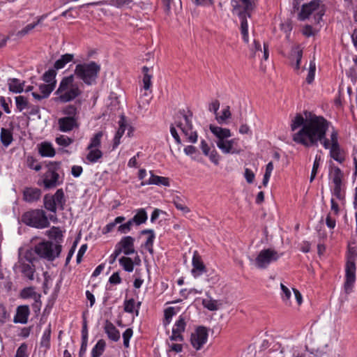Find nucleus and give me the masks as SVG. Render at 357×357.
<instances>
[{
  "label": "nucleus",
  "mask_w": 357,
  "mask_h": 357,
  "mask_svg": "<svg viewBox=\"0 0 357 357\" xmlns=\"http://www.w3.org/2000/svg\"><path fill=\"white\" fill-rule=\"evenodd\" d=\"M330 123L323 116L311 115L304 119L301 114H297L291 122V131L297 132L292 135V139L297 144L305 147L318 146L319 142L326 149L330 150V156L342 163L344 160V153L338 142V132L333 130L330 135V139L326 137V131Z\"/></svg>",
  "instance_id": "f257e3e1"
},
{
  "label": "nucleus",
  "mask_w": 357,
  "mask_h": 357,
  "mask_svg": "<svg viewBox=\"0 0 357 357\" xmlns=\"http://www.w3.org/2000/svg\"><path fill=\"white\" fill-rule=\"evenodd\" d=\"M61 250V245L54 243L52 241H43L36 245L33 249L27 250L24 257L30 262L36 259V255L41 259L52 261L59 257Z\"/></svg>",
  "instance_id": "f03ea898"
},
{
  "label": "nucleus",
  "mask_w": 357,
  "mask_h": 357,
  "mask_svg": "<svg viewBox=\"0 0 357 357\" xmlns=\"http://www.w3.org/2000/svg\"><path fill=\"white\" fill-rule=\"evenodd\" d=\"M82 91L75 82L74 75L62 78L55 93L57 95L56 101L66 103L74 100L82 94Z\"/></svg>",
  "instance_id": "7ed1b4c3"
},
{
  "label": "nucleus",
  "mask_w": 357,
  "mask_h": 357,
  "mask_svg": "<svg viewBox=\"0 0 357 357\" xmlns=\"http://www.w3.org/2000/svg\"><path fill=\"white\" fill-rule=\"evenodd\" d=\"M100 70V65L95 61H90L77 64L73 75L90 86L96 84Z\"/></svg>",
  "instance_id": "20e7f679"
},
{
  "label": "nucleus",
  "mask_w": 357,
  "mask_h": 357,
  "mask_svg": "<svg viewBox=\"0 0 357 357\" xmlns=\"http://www.w3.org/2000/svg\"><path fill=\"white\" fill-rule=\"evenodd\" d=\"M325 11V6L320 0H312L302 6L298 18L302 21L312 18L315 23H319Z\"/></svg>",
  "instance_id": "39448f33"
},
{
  "label": "nucleus",
  "mask_w": 357,
  "mask_h": 357,
  "mask_svg": "<svg viewBox=\"0 0 357 357\" xmlns=\"http://www.w3.org/2000/svg\"><path fill=\"white\" fill-rule=\"evenodd\" d=\"M188 113L189 114H185L184 110L179 111L176 114L175 125L180 128L188 142L195 143L197 141L198 135L197 132L193 130L192 114L190 112Z\"/></svg>",
  "instance_id": "423d86ee"
},
{
  "label": "nucleus",
  "mask_w": 357,
  "mask_h": 357,
  "mask_svg": "<svg viewBox=\"0 0 357 357\" xmlns=\"http://www.w3.org/2000/svg\"><path fill=\"white\" fill-rule=\"evenodd\" d=\"M24 223L37 229H44L50 225L48 217L42 209L31 210L24 213Z\"/></svg>",
  "instance_id": "0eeeda50"
},
{
  "label": "nucleus",
  "mask_w": 357,
  "mask_h": 357,
  "mask_svg": "<svg viewBox=\"0 0 357 357\" xmlns=\"http://www.w3.org/2000/svg\"><path fill=\"white\" fill-rule=\"evenodd\" d=\"M357 253L355 248H349V257L346 264V274L344 289L348 293L350 291L356 281V264L355 260Z\"/></svg>",
  "instance_id": "6e6552de"
},
{
  "label": "nucleus",
  "mask_w": 357,
  "mask_h": 357,
  "mask_svg": "<svg viewBox=\"0 0 357 357\" xmlns=\"http://www.w3.org/2000/svg\"><path fill=\"white\" fill-rule=\"evenodd\" d=\"M65 204L66 199L62 189H58L53 195H46L44 197L45 208L54 213H56L57 208L60 211H63Z\"/></svg>",
  "instance_id": "1a4fd4ad"
},
{
  "label": "nucleus",
  "mask_w": 357,
  "mask_h": 357,
  "mask_svg": "<svg viewBox=\"0 0 357 357\" xmlns=\"http://www.w3.org/2000/svg\"><path fill=\"white\" fill-rule=\"evenodd\" d=\"M282 255L279 254L276 250L267 248L260 251L255 259V265L257 268L264 269L272 262L276 261Z\"/></svg>",
  "instance_id": "9d476101"
},
{
  "label": "nucleus",
  "mask_w": 357,
  "mask_h": 357,
  "mask_svg": "<svg viewBox=\"0 0 357 357\" xmlns=\"http://www.w3.org/2000/svg\"><path fill=\"white\" fill-rule=\"evenodd\" d=\"M59 167V163L51 162L47 165V170L43 175V181L45 188H53L61 183L59 181V175L57 172Z\"/></svg>",
  "instance_id": "9b49d317"
},
{
  "label": "nucleus",
  "mask_w": 357,
  "mask_h": 357,
  "mask_svg": "<svg viewBox=\"0 0 357 357\" xmlns=\"http://www.w3.org/2000/svg\"><path fill=\"white\" fill-rule=\"evenodd\" d=\"M149 68L146 66H144L142 68V73L144 74L143 76V88L145 91L150 90L152 83H151V79L153 77V75L150 74L149 73ZM151 91L148 93L147 91L144 92L143 96L139 97V106L140 107H144L145 106L148 105L149 104V102L151 99Z\"/></svg>",
  "instance_id": "f8f14e48"
},
{
  "label": "nucleus",
  "mask_w": 357,
  "mask_h": 357,
  "mask_svg": "<svg viewBox=\"0 0 357 357\" xmlns=\"http://www.w3.org/2000/svg\"><path fill=\"white\" fill-rule=\"evenodd\" d=\"M231 6L233 13H236L241 19V31L243 39L245 43L248 42V24L247 21L248 14L241 10V6L238 0H231Z\"/></svg>",
  "instance_id": "ddd939ff"
},
{
  "label": "nucleus",
  "mask_w": 357,
  "mask_h": 357,
  "mask_svg": "<svg viewBox=\"0 0 357 357\" xmlns=\"http://www.w3.org/2000/svg\"><path fill=\"white\" fill-rule=\"evenodd\" d=\"M208 330L204 326H199L191 334L190 342L192 347L196 350H200L206 343L208 340Z\"/></svg>",
  "instance_id": "4468645a"
},
{
  "label": "nucleus",
  "mask_w": 357,
  "mask_h": 357,
  "mask_svg": "<svg viewBox=\"0 0 357 357\" xmlns=\"http://www.w3.org/2000/svg\"><path fill=\"white\" fill-rule=\"evenodd\" d=\"M216 145L224 154H238L241 151L238 149V139L216 141Z\"/></svg>",
  "instance_id": "2eb2a0df"
},
{
  "label": "nucleus",
  "mask_w": 357,
  "mask_h": 357,
  "mask_svg": "<svg viewBox=\"0 0 357 357\" xmlns=\"http://www.w3.org/2000/svg\"><path fill=\"white\" fill-rule=\"evenodd\" d=\"M134 241L135 239L132 236H124L116 245V247L121 250V252H123L126 255H130L135 252Z\"/></svg>",
  "instance_id": "dca6fc26"
},
{
  "label": "nucleus",
  "mask_w": 357,
  "mask_h": 357,
  "mask_svg": "<svg viewBox=\"0 0 357 357\" xmlns=\"http://www.w3.org/2000/svg\"><path fill=\"white\" fill-rule=\"evenodd\" d=\"M59 130L67 132L73 130L75 128H77V118L73 116H65L58 120Z\"/></svg>",
  "instance_id": "f3484780"
},
{
  "label": "nucleus",
  "mask_w": 357,
  "mask_h": 357,
  "mask_svg": "<svg viewBox=\"0 0 357 357\" xmlns=\"http://www.w3.org/2000/svg\"><path fill=\"white\" fill-rule=\"evenodd\" d=\"M200 149H202L203 154L208 156L213 164L215 165L219 164L220 156L213 146L211 150L208 143L205 140L202 139L200 143Z\"/></svg>",
  "instance_id": "a211bd4d"
},
{
  "label": "nucleus",
  "mask_w": 357,
  "mask_h": 357,
  "mask_svg": "<svg viewBox=\"0 0 357 357\" xmlns=\"http://www.w3.org/2000/svg\"><path fill=\"white\" fill-rule=\"evenodd\" d=\"M41 190L37 188H26L24 190V201L34 203L40 200Z\"/></svg>",
  "instance_id": "6ab92c4d"
},
{
  "label": "nucleus",
  "mask_w": 357,
  "mask_h": 357,
  "mask_svg": "<svg viewBox=\"0 0 357 357\" xmlns=\"http://www.w3.org/2000/svg\"><path fill=\"white\" fill-rule=\"evenodd\" d=\"M192 274L197 278L206 271V267L202 261L201 257L195 252L192 257Z\"/></svg>",
  "instance_id": "aec40b11"
},
{
  "label": "nucleus",
  "mask_w": 357,
  "mask_h": 357,
  "mask_svg": "<svg viewBox=\"0 0 357 357\" xmlns=\"http://www.w3.org/2000/svg\"><path fill=\"white\" fill-rule=\"evenodd\" d=\"M209 129L211 132L217 137V141H223L231 136V132L228 128L210 125Z\"/></svg>",
  "instance_id": "412c9836"
},
{
  "label": "nucleus",
  "mask_w": 357,
  "mask_h": 357,
  "mask_svg": "<svg viewBox=\"0 0 357 357\" xmlns=\"http://www.w3.org/2000/svg\"><path fill=\"white\" fill-rule=\"evenodd\" d=\"M104 331L107 334V337L112 341L117 342L120 340L121 335L119 331L108 320L105 321Z\"/></svg>",
  "instance_id": "4be33fe9"
},
{
  "label": "nucleus",
  "mask_w": 357,
  "mask_h": 357,
  "mask_svg": "<svg viewBox=\"0 0 357 357\" xmlns=\"http://www.w3.org/2000/svg\"><path fill=\"white\" fill-rule=\"evenodd\" d=\"M45 235L52 241H54V243L61 245L63 239V231L59 227H52L49 230L45 231Z\"/></svg>",
  "instance_id": "5701e85b"
},
{
  "label": "nucleus",
  "mask_w": 357,
  "mask_h": 357,
  "mask_svg": "<svg viewBox=\"0 0 357 357\" xmlns=\"http://www.w3.org/2000/svg\"><path fill=\"white\" fill-rule=\"evenodd\" d=\"M151 177L148 181H142V185H164L169 186V181L167 177L160 176L154 175L152 172H150Z\"/></svg>",
  "instance_id": "b1692460"
},
{
  "label": "nucleus",
  "mask_w": 357,
  "mask_h": 357,
  "mask_svg": "<svg viewBox=\"0 0 357 357\" xmlns=\"http://www.w3.org/2000/svg\"><path fill=\"white\" fill-rule=\"evenodd\" d=\"M54 84H50L48 83L43 84L39 86L40 94L33 92L31 93V95L35 99L40 100L43 98H47L54 90Z\"/></svg>",
  "instance_id": "393cba45"
},
{
  "label": "nucleus",
  "mask_w": 357,
  "mask_h": 357,
  "mask_svg": "<svg viewBox=\"0 0 357 357\" xmlns=\"http://www.w3.org/2000/svg\"><path fill=\"white\" fill-rule=\"evenodd\" d=\"M38 151L43 157H53L56 153L52 145L46 142L40 144Z\"/></svg>",
  "instance_id": "a878e982"
},
{
  "label": "nucleus",
  "mask_w": 357,
  "mask_h": 357,
  "mask_svg": "<svg viewBox=\"0 0 357 357\" xmlns=\"http://www.w3.org/2000/svg\"><path fill=\"white\" fill-rule=\"evenodd\" d=\"M89 151L86 159L91 163H96L99 161L100 159L102 158L103 153L100 150V149H87Z\"/></svg>",
  "instance_id": "bb28decb"
},
{
  "label": "nucleus",
  "mask_w": 357,
  "mask_h": 357,
  "mask_svg": "<svg viewBox=\"0 0 357 357\" xmlns=\"http://www.w3.org/2000/svg\"><path fill=\"white\" fill-rule=\"evenodd\" d=\"M203 306L211 311L218 310L222 305L220 301L214 300L211 296L202 300Z\"/></svg>",
  "instance_id": "cd10ccee"
},
{
  "label": "nucleus",
  "mask_w": 357,
  "mask_h": 357,
  "mask_svg": "<svg viewBox=\"0 0 357 357\" xmlns=\"http://www.w3.org/2000/svg\"><path fill=\"white\" fill-rule=\"evenodd\" d=\"M74 55L73 54H65L61 56L57 61H55L54 68L56 70H60L65 67V66L73 61Z\"/></svg>",
  "instance_id": "c85d7f7f"
},
{
  "label": "nucleus",
  "mask_w": 357,
  "mask_h": 357,
  "mask_svg": "<svg viewBox=\"0 0 357 357\" xmlns=\"http://www.w3.org/2000/svg\"><path fill=\"white\" fill-rule=\"evenodd\" d=\"M119 128L116 132L114 137L113 149H116L121 143V138L124 135L126 130V124L124 120L122 119L119 121Z\"/></svg>",
  "instance_id": "c756f323"
},
{
  "label": "nucleus",
  "mask_w": 357,
  "mask_h": 357,
  "mask_svg": "<svg viewBox=\"0 0 357 357\" xmlns=\"http://www.w3.org/2000/svg\"><path fill=\"white\" fill-rule=\"evenodd\" d=\"M142 234H149V237L144 243L145 248L149 250L151 254H153V243L155 238V234L152 229H144L141 231Z\"/></svg>",
  "instance_id": "7c9ffc66"
},
{
  "label": "nucleus",
  "mask_w": 357,
  "mask_h": 357,
  "mask_svg": "<svg viewBox=\"0 0 357 357\" xmlns=\"http://www.w3.org/2000/svg\"><path fill=\"white\" fill-rule=\"evenodd\" d=\"M105 341L102 339L99 340L91 350V357H100L105 349Z\"/></svg>",
  "instance_id": "2f4dec72"
},
{
  "label": "nucleus",
  "mask_w": 357,
  "mask_h": 357,
  "mask_svg": "<svg viewBox=\"0 0 357 357\" xmlns=\"http://www.w3.org/2000/svg\"><path fill=\"white\" fill-rule=\"evenodd\" d=\"M330 176L334 185H342L343 173L339 167H333L330 173Z\"/></svg>",
  "instance_id": "473e14b6"
},
{
  "label": "nucleus",
  "mask_w": 357,
  "mask_h": 357,
  "mask_svg": "<svg viewBox=\"0 0 357 357\" xmlns=\"http://www.w3.org/2000/svg\"><path fill=\"white\" fill-rule=\"evenodd\" d=\"M50 336H51V328L49 326L44 331L41 340H40V347L44 349V351H46L50 347Z\"/></svg>",
  "instance_id": "72a5a7b5"
},
{
  "label": "nucleus",
  "mask_w": 357,
  "mask_h": 357,
  "mask_svg": "<svg viewBox=\"0 0 357 357\" xmlns=\"http://www.w3.org/2000/svg\"><path fill=\"white\" fill-rule=\"evenodd\" d=\"M103 136V132L99 131L96 132L90 139V142L87 146V149H100L101 146V139Z\"/></svg>",
  "instance_id": "f704fd0d"
},
{
  "label": "nucleus",
  "mask_w": 357,
  "mask_h": 357,
  "mask_svg": "<svg viewBox=\"0 0 357 357\" xmlns=\"http://www.w3.org/2000/svg\"><path fill=\"white\" fill-rule=\"evenodd\" d=\"M131 220L136 225L144 223L147 220V215L145 210L143 208L139 209Z\"/></svg>",
  "instance_id": "c9c22d12"
},
{
  "label": "nucleus",
  "mask_w": 357,
  "mask_h": 357,
  "mask_svg": "<svg viewBox=\"0 0 357 357\" xmlns=\"http://www.w3.org/2000/svg\"><path fill=\"white\" fill-rule=\"evenodd\" d=\"M56 69H49L47 71H46L43 75V79L45 82L50 84H54L56 86Z\"/></svg>",
  "instance_id": "e433bc0d"
},
{
  "label": "nucleus",
  "mask_w": 357,
  "mask_h": 357,
  "mask_svg": "<svg viewBox=\"0 0 357 357\" xmlns=\"http://www.w3.org/2000/svg\"><path fill=\"white\" fill-rule=\"evenodd\" d=\"M303 56V50L299 46H296L292 48L291 56L293 59H296V69H299L300 63Z\"/></svg>",
  "instance_id": "4c0bfd02"
},
{
  "label": "nucleus",
  "mask_w": 357,
  "mask_h": 357,
  "mask_svg": "<svg viewBox=\"0 0 357 357\" xmlns=\"http://www.w3.org/2000/svg\"><path fill=\"white\" fill-rule=\"evenodd\" d=\"M1 141L3 146H8L13 141V135L10 130L2 128L1 130Z\"/></svg>",
  "instance_id": "58836bf2"
},
{
  "label": "nucleus",
  "mask_w": 357,
  "mask_h": 357,
  "mask_svg": "<svg viewBox=\"0 0 357 357\" xmlns=\"http://www.w3.org/2000/svg\"><path fill=\"white\" fill-rule=\"evenodd\" d=\"M125 220H126V218L123 216L116 217L113 222L108 223L104 227L102 232L104 234H107V233L112 231L118 224L123 222Z\"/></svg>",
  "instance_id": "ea45409f"
},
{
  "label": "nucleus",
  "mask_w": 357,
  "mask_h": 357,
  "mask_svg": "<svg viewBox=\"0 0 357 357\" xmlns=\"http://www.w3.org/2000/svg\"><path fill=\"white\" fill-rule=\"evenodd\" d=\"M119 264L126 271L132 272L134 269L132 260L128 257H122L119 259Z\"/></svg>",
  "instance_id": "a19ab883"
},
{
  "label": "nucleus",
  "mask_w": 357,
  "mask_h": 357,
  "mask_svg": "<svg viewBox=\"0 0 357 357\" xmlns=\"http://www.w3.org/2000/svg\"><path fill=\"white\" fill-rule=\"evenodd\" d=\"M243 8H241V10L245 12V14H248V17H250V12L252 11L255 6L256 3L255 0H241Z\"/></svg>",
  "instance_id": "79ce46f5"
},
{
  "label": "nucleus",
  "mask_w": 357,
  "mask_h": 357,
  "mask_svg": "<svg viewBox=\"0 0 357 357\" xmlns=\"http://www.w3.org/2000/svg\"><path fill=\"white\" fill-rule=\"evenodd\" d=\"M186 326V322H185V318L181 315L178 317V319L176 321L172 331H175L177 333H183L185 330Z\"/></svg>",
  "instance_id": "37998d69"
},
{
  "label": "nucleus",
  "mask_w": 357,
  "mask_h": 357,
  "mask_svg": "<svg viewBox=\"0 0 357 357\" xmlns=\"http://www.w3.org/2000/svg\"><path fill=\"white\" fill-rule=\"evenodd\" d=\"M9 90L14 93H21L22 91V84L17 79L13 78L8 80Z\"/></svg>",
  "instance_id": "c03bdc74"
},
{
  "label": "nucleus",
  "mask_w": 357,
  "mask_h": 357,
  "mask_svg": "<svg viewBox=\"0 0 357 357\" xmlns=\"http://www.w3.org/2000/svg\"><path fill=\"white\" fill-rule=\"evenodd\" d=\"M31 298L36 303L40 300V295L35 291L33 287L24 288V298Z\"/></svg>",
  "instance_id": "a18cd8bd"
},
{
  "label": "nucleus",
  "mask_w": 357,
  "mask_h": 357,
  "mask_svg": "<svg viewBox=\"0 0 357 357\" xmlns=\"http://www.w3.org/2000/svg\"><path fill=\"white\" fill-rule=\"evenodd\" d=\"M173 204L178 210L182 211L183 213H188L190 211V208L179 197H175L174 198Z\"/></svg>",
  "instance_id": "49530a36"
},
{
  "label": "nucleus",
  "mask_w": 357,
  "mask_h": 357,
  "mask_svg": "<svg viewBox=\"0 0 357 357\" xmlns=\"http://www.w3.org/2000/svg\"><path fill=\"white\" fill-rule=\"evenodd\" d=\"M231 116L230 108L229 106H226L222 111L221 115L215 116L216 120L219 123H224L227 119H229Z\"/></svg>",
  "instance_id": "de8ad7c7"
},
{
  "label": "nucleus",
  "mask_w": 357,
  "mask_h": 357,
  "mask_svg": "<svg viewBox=\"0 0 357 357\" xmlns=\"http://www.w3.org/2000/svg\"><path fill=\"white\" fill-rule=\"evenodd\" d=\"M57 144L61 146L67 147L73 142V139L66 135H60L55 139Z\"/></svg>",
  "instance_id": "09e8293b"
},
{
  "label": "nucleus",
  "mask_w": 357,
  "mask_h": 357,
  "mask_svg": "<svg viewBox=\"0 0 357 357\" xmlns=\"http://www.w3.org/2000/svg\"><path fill=\"white\" fill-rule=\"evenodd\" d=\"M175 314L174 308L173 307H169L165 310L164 312V320L163 324L166 326L170 324L172 317Z\"/></svg>",
  "instance_id": "8fccbe9b"
},
{
  "label": "nucleus",
  "mask_w": 357,
  "mask_h": 357,
  "mask_svg": "<svg viewBox=\"0 0 357 357\" xmlns=\"http://www.w3.org/2000/svg\"><path fill=\"white\" fill-rule=\"evenodd\" d=\"M35 268L29 264H24V278H27L29 280L34 279Z\"/></svg>",
  "instance_id": "3c124183"
},
{
  "label": "nucleus",
  "mask_w": 357,
  "mask_h": 357,
  "mask_svg": "<svg viewBox=\"0 0 357 357\" xmlns=\"http://www.w3.org/2000/svg\"><path fill=\"white\" fill-rule=\"evenodd\" d=\"M43 17H35L34 20L24 27V35L29 33L38 24H40Z\"/></svg>",
  "instance_id": "603ef678"
},
{
  "label": "nucleus",
  "mask_w": 357,
  "mask_h": 357,
  "mask_svg": "<svg viewBox=\"0 0 357 357\" xmlns=\"http://www.w3.org/2000/svg\"><path fill=\"white\" fill-rule=\"evenodd\" d=\"M22 253V247H20L18 249V261L14 265L13 271L15 274L20 275L22 273V261H21V255Z\"/></svg>",
  "instance_id": "864d4df0"
},
{
  "label": "nucleus",
  "mask_w": 357,
  "mask_h": 357,
  "mask_svg": "<svg viewBox=\"0 0 357 357\" xmlns=\"http://www.w3.org/2000/svg\"><path fill=\"white\" fill-rule=\"evenodd\" d=\"M133 225L134 222L131 219H130L127 222L120 225L118 227L117 230L121 234H127L131 230L132 226Z\"/></svg>",
  "instance_id": "5fc2aeb1"
},
{
  "label": "nucleus",
  "mask_w": 357,
  "mask_h": 357,
  "mask_svg": "<svg viewBox=\"0 0 357 357\" xmlns=\"http://www.w3.org/2000/svg\"><path fill=\"white\" fill-rule=\"evenodd\" d=\"M315 70H316L315 63L314 61H310L308 74L306 77V81L308 84H311L313 82V80L314 79Z\"/></svg>",
  "instance_id": "6e6d98bb"
},
{
  "label": "nucleus",
  "mask_w": 357,
  "mask_h": 357,
  "mask_svg": "<svg viewBox=\"0 0 357 357\" xmlns=\"http://www.w3.org/2000/svg\"><path fill=\"white\" fill-rule=\"evenodd\" d=\"M133 335V330L130 328H127L123 333V346L128 348L130 346L129 341Z\"/></svg>",
  "instance_id": "4d7b16f0"
},
{
  "label": "nucleus",
  "mask_w": 357,
  "mask_h": 357,
  "mask_svg": "<svg viewBox=\"0 0 357 357\" xmlns=\"http://www.w3.org/2000/svg\"><path fill=\"white\" fill-rule=\"evenodd\" d=\"M27 165L30 169H34L37 172L40 170L42 167L40 162L32 157L27 158Z\"/></svg>",
  "instance_id": "13d9d810"
},
{
  "label": "nucleus",
  "mask_w": 357,
  "mask_h": 357,
  "mask_svg": "<svg viewBox=\"0 0 357 357\" xmlns=\"http://www.w3.org/2000/svg\"><path fill=\"white\" fill-rule=\"evenodd\" d=\"M63 113L67 116L76 117L77 114V109L75 106L69 105L63 109Z\"/></svg>",
  "instance_id": "bf43d9fd"
},
{
  "label": "nucleus",
  "mask_w": 357,
  "mask_h": 357,
  "mask_svg": "<svg viewBox=\"0 0 357 357\" xmlns=\"http://www.w3.org/2000/svg\"><path fill=\"white\" fill-rule=\"evenodd\" d=\"M280 287H281V289L282 291V298L283 301L286 303V304H288L289 300L291 295V293L289 289L287 288L282 283L280 284Z\"/></svg>",
  "instance_id": "052dcab7"
},
{
  "label": "nucleus",
  "mask_w": 357,
  "mask_h": 357,
  "mask_svg": "<svg viewBox=\"0 0 357 357\" xmlns=\"http://www.w3.org/2000/svg\"><path fill=\"white\" fill-rule=\"evenodd\" d=\"M135 306V301L133 298L126 300L124 301V311L128 313H132L134 312Z\"/></svg>",
  "instance_id": "680f3d73"
},
{
  "label": "nucleus",
  "mask_w": 357,
  "mask_h": 357,
  "mask_svg": "<svg viewBox=\"0 0 357 357\" xmlns=\"http://www.w3.org/2000/svg\"><path fill=\"white\" fill-rule=\"evenodd\" d=\"M319 161H320V157L316 156L315 160L314 161L312 169L311 172V175H310V182H312L316 177L317 170L319 167Z\"/></svg>",
  "instance_id": "e2e57ef3"
},
{
  "label": "nucleus",
  "mask_w": 357,
  "mask_h": 357,
  "mask_svg": "<svg viewBox=\"0 0 357 357\" xmlns=\"http://www.w3.org/2000/svg\"><path fill=\"white\" fill-rule=\"evenodd\" d=\"M341 185H335L333 192V195L337 197V199L340 200L343 199L344 197V194L342 192Z\"/></svg>",
  "instance_id": "0e129e2a"
},
{
  "label": "nucleus",
  "mask_w": 357,
  "mask_h": 357,
  "mask_svg": "<svg viewBox=\"0 0 357 357\" xmlns=\"http://www.w3.org/2000/svg\"><path fill=\"white\" fill-rule=\"evenodd\" d=\"M244 176L248 183H252L254 181L255 174L251 169L246 168Z\"/></svg>",
  "instance_id": "69168bd1"
},
{
  "label": "nucleus",
  "mask_w": 357,
  "mask_h": 357,
  "mask_svg": "<svg viewBox=\"0 0 357 357\" xmlns=\"http://www.w3.org/2000/svg\"><path fill=\"white\" fill-rule=\"evenodd\" d=\"M109 282L113 284H118L121 282V278L118 272L114 273L109 278Z\"/></svg>",
  "instance_id": "338daca9"
},
{
  "label": "nucleus",
  "mask_w": 357,
  "mask_h": 357,
  "mask_svg": "<svg viewBox=\"0 0 357 357\" xmlns=\"http://www.w3.org/2000/svg\"><path fill=\"white\" fill-rule=\"evenodd\" d=\"M220 108V102L218 100H213L211 103H210L208 106V109L210 112H213L215 116L218 114V110Z\"/></svg>",
  "instance_id": "774afa93"
}]
</instances>
